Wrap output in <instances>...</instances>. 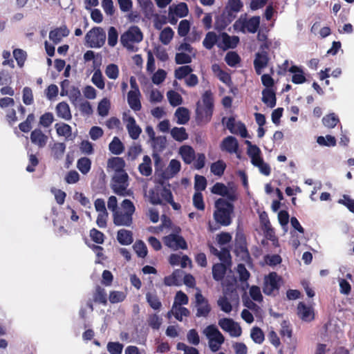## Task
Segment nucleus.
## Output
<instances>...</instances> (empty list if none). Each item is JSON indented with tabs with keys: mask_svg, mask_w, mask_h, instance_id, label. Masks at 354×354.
Instances as JSON below:
<instances>
[{
	"mask_svg": "<svg viewBox=\"0 0 354 354\" xmlns=\"http://www.w3.org/2000/svg\"><path fill=\"white\" fill-rule=\"evenodd\" d=\"M234 15H232L230 12H229V15L226 17L223 18V17L220 19H217L215 22V28L218 30H224L235 18Z\"/></svg>",
	"mask_w": 354,
	"mask_h": 354,
	"instance_id": "e433bc0d",
	"label": "nucleus"
},
{
	"mask_svg": "<svg viewBox=\"0 0 354 354\" xmlns=\"http://www.w3.org/2000/svg\"><path fill=\"white\" fill-rule=\"evenodd\" d=\"M204 333L209 340L210 339H216V341L220 343L225 341L224 336L214 325L207 326L204 330Z\"/></svg>",
	"mask_w": 354,
	"mask_h": 354,
	"instance_id": "412c9836",
	"label": "nucleus"
},
{
	"mask_svg": "<svg viewBox=\"0 0 354 354\" xmlns=\"http://www.w3.org/2000/svg\"><path fill=\"white\" fill-rule=\"evenodd\" d=\"M133 248L138 257L145 258L147 255V248L142 241H136Z\"/></svg>",
	"mask_w": 354,
	"mask_h": 354,
	"instance_id": "a18cd8bd",
	"label": "nucleus"
},
{
	"mask_svg": "<svg viewBox=\"0 0 354 354\" xmlns=\"http://www.w3.org/2000/svg\"><path fill=\"white\" fill-rule=\"evenodd\" d=\"M174 31L170 27L165 28L160 33V41L164 44L167 45L170 43L174 37Z\"/></svg>",
	"mask_w": 354,
	"mask_h": 354,
	"instance_id": "37998d69",
	"label": "nucleus"
},
{
	"mask_svg": "<svg viewBox=\"0 0 354 354\" xmlns=\"http://www.w3.org/2000/svg\"><path fill=\"white\" fill-rule=\"evenodd\" d=\"M56 112L58 117L66 120H70L72 118L69 105L66 102H62L57 104Z\"/></svg>",
	"mask_w": 354,
	"mask_h": 354,
	"instance_id": "a878e982",
	"label": "nucleus"
},
{
	"mask_svg": "<svg viewBox=\"0 0 354 354\" xmlns=\"http://www.w3.org/2000/svg\"><path fill=\"white\" fill-rule=\"evenodd\" d=\"M169 104L173 106H176L182 104L183 99L181 95L175 91H169L167 93Z\"/></svg>",
	"mask_w": 354,
	"mask_h": 354,
	"instance_id": "09e8293b",
	"label": "nucleus"
},
{
	"mask_svg": "<svg viewBox=\"0 0 354 354\" xmlns=\"http://www.w3.org/2000/svg\"><path fill=\"white\" fill-rule=\"evenodd\" d=\"M140 91H129L127 94V102L131 107L134 111H138L141 109L142 105L140 102Z\"/></svg>",
	"mask_w": 354,
	"mask_h": 354,
	"instance_id": "6ab92c4d",
	"label": "nucleus"
},
{
	"mask_svg": "<svg viewBox=\"0 0 354 354\" xmlns=\"http://www.w3.org/2000/svg\"><path fill=\"white\" fill-rule=\"evenodd\" d=\"M282 279L277 272H272L264 278L263 292L268 296H276L280 288V281Z\"/></svg>",
	"mask_w": 354,
	"mask_h": 354,
	"instance_id": "0eeeda50",
	"label": "nucleus"
},
{
	"mask_svg": "<svg viewBox=\"0 0 354 354\" xmlns=\"http://www.w3.org/2000/svg\"><path fill=\"white\" fill-rule=\"evenodd\" d=\"M105 74L109 79H117L119 75L118 66L115 64H109L105 69Z\"/></svg>",
	"mask_w": 354,
	"mask_h": 354,
	"instance_id": "13d9d810",
	"label": "nucleus"
},
{
	"mask_svg": "<svg viewBox=\"0 0 354 354\" xmlns=\"http://www.w3.org/2000/svg\"><path fill=\"white\" fill-rule=\"evenodd\" d=\"M90 237L93 242L97 244H102L105 238L104 234L95 228L90 230Z\"/></svg>",
	"mask_w": 354,
	"mask_h": 354,
	"instance_id": "680f3d73",
	"label": "nucleus"
},
{
	"mask_svg": "<svg viewBox=\"0 0 354 354\" xmlns=\"http://www.w3.org/2000/svg\"><path fill=\"white\" fill-rule=\"evenodd\" d=\"M126 128L130 138L136 140L142 133V129L136 124V121L133 116H129L126 120Z\"/></svg>",
	"mask_w": 354,
	"mask_h": 354,
	"instance_id": "dca6fc26",
	"label": "nucleus"
},
{
	"mask_svg": "<svg viewBox=\"0 0 354 354\" xmlns=\"http://www.w3.org/2000/svg\"><path fill=\"white\" fill-rule=\"evenodd\" d=\"M126 297V294L124 292L113 290L110 292L109 299L111 304H116L123 301Z\"/></svg>",
	"mask_w": 354,
	"mask_h": 354,
	"instance_id": "603ef678",
	"label": "nucleus"
},
{
	"mask_svg": "<svg viewBox=\"0 0 354 354\" xmlns=\"http://www.w3.org/2000/svg\"><path fill=\"white\" fill-rule=\"evenodd\" d=\"M193 71L191 66L185 65L177 68L174 71V76L178 80L186 78Z\"/></svg>",
	"mask_w": 354,
	"mask_h": 354,
	"instance_id": "79ce46f5",
	"label": "nucleus"
},
{
	"mask_svg": "<svg viewBox=\"0 0 354 354\" xmlns=\"http://www.w3.org/2000/svg\"><path fill=\"white\" fill-rule=\"evenodd\" d=\"M172 138L178 142H183L188 138V134L184 127H174L171 130Z\"/></svg>",
	"mask_w": 354,
	"mask_h": 354,
	"instance_id": "f704fd0d",
	"label": "nucleus"
},
{
	"mask_svg": "<svg viewBox=\"0 0 354 354\" xmlns=\"http://www.w3.org/2000/svg\"><path fill=\"white\" fill-rule=\"evenodd\" d=\"M171 194L170 189L165 186L164 180H159L158 185H156L149 192V201L153 205H162L168 197L171 198Z\"/></svg>",
	"mask_w": 354,
	"mask_h": 354,
	"instance_id": "7ed1b4c3",
	"label": "nucleus"
},
{
	"mask_svg": "<svg viewBox=\"0 0 354 354\" xmlns=\"http://www.w3.org/2000/svg\"><path fill=\"white\" fill-rule=\"evenodd\" d=\"M108 167L113 169L115 174L126 172L125 162L122 158L113 157L108 160Z\"/></svg>",
	"mask_w": 354,
	"mask_h": 354,
	"instance_id": "5701e85b",
	"label": "nucleus"
},
{
	"mask_svg": "<svg viewBox=\"0 0 354 354\" xmlns=\"http://www.w3.org/2000/svg\"><path fill=\"white\" fill-rule=\"evenodd\" d=\"M92 82L100 89H103L104 88V81L100 69H97L92 77Z\"/></svg>",
	"mask_w": 354,
	"mask_h": 354,
	"instance_id": "864d4df0",
	"label": "nucleus"
},
{
	"mask_svg": "<svg viewBox=\"0 0 354 354\" xmlns=\"http://www.w3.org/2000/svg\"><path fill=\"white\" fill-rule=\"evenodd\" d=\"M164 244L173 250H185L187 248V244L185 239L176 234H170L163 237Z\"/></svg>",
	"mask_w": 354,
	"mask_h": 354,
	"instance_id": "1a4fd4ad",
	"label": "nucleus"
},
{
	"mask_svg": "<svg viewBox=\"0 0 354 354\" xmlns=\"http://www.w3.org/2000/svg\"><path fill=\"white\" fill-rule=\"evenodd\" d=\"M195 299V307L197 310L196 316L197 317H207L211 311V306L208 300L201 292L196 293Z\"/></svg>",
	"mask_w": 354,
	"mask_h": 354,
	"instance_id": "9d476101",
	"label": "nucleus"
},
{
	"mask_svg": "<svg viewBox=\"0 0 354 354\" xmlns=\"http://www.w3.org/2000/svg\"><path fill=\"white\" fill-rule=\"evenodd\" d=\"M146 299L151 308L153 310L160 309L162 303L155 292H147L146 294Z\"/></svg>",
	"mask_w": 354,
	"mask_h": 354,
	"instance_id": "4c0bfd02",
	"label": "nucleus"
},
{
	"mask_svg": "<svg viewBox=\"0 0 354 354\" xmlns=\"http://www.w3.org/2000/svg\"><path fill=\"white\" fill-rule=\"evenodd\" d=\"M147 322L151 328L158 330L162 324V319L156 314H152L149 316Z\"/></svg>",
	"mask_w": 354,
	"mask_h": 354,
	"instance_id": "0e129e2a",
	"label": "nucleus"
},
{
	"mask_svg": "<svg viewBox=\"0 0 354 354\" xmlns=\"http://www.w3.org/2000/svg\"><path fill=\"white\" fill-rule=\"evenodd\" d=\"M22 100L26 105H30L34 102V97L32 89L30 87L26 86L23 89Z\"/></svg>",
	"mask_w": 354,
	"mask_h": 354,
	"instance_id": "338daca9",
	"label": "nucleus"
},
{
	"mask_svg": "<svg viewBox=\"0 0 354 354\" xmlns=\"http://www.w3.org/2000/svg\"><path fill=\"white\" fill-rule=\"evenodd\" d=\"M218 306L221 310L226 313H229L232 310V306L225 296L221 297L217 301Z\"/></svg>",
	"mask_w": 354,
	"mask_h": 354,
	"instance_id": "69168bd1",
	"label": "nucleus"
},
{
	"mask_svg": "<svg viewBox=\"0 0 354 354\" xmlns=\"http://www.w3.org/2000/svg\"><path fill=\"white\" fill-rule=\"evenodd\" d=\"M262 101L268 107L273 108L276 106V95L273 90L270 88H265L262 91Z\"/></svg>",
	"mask_w": 354,
	"mask_h": 354,
	"instance_id": "393cba45",
	"label": "nucleus"
},
{
	"mask_svg": "<svg viewBox=\"0 0 354 354\" xmlns=\"http://www.w3.org/2000/svg\"><path fill=\"white\" fill-rule=\"evenodd\" d=\"M226 168V164L223 160H219L211 165L210 170L215 176H221L223 175Z\"/></svg>",
	"mask_w": 354,
	"mask_h": 354,
	"instance_id": "ea45409f",
	"label": "nucleus"
},
{
	"mask_svg": "<svg viewBox=\"0 0 354 354\" xmlns=\"http://www.w3.org/2000/svg\"><path fill=\"white\" fill-rule=\"evenodd\" d=\"M193 205L198 210L203 211L205 205L203 201V196L201 192H196L193 196Z\"/></svg>",
	"mask_w": 354,
	"mask_h": 354,
	"instance_id": "5fc2aeb1",
	"label": "nucleus"
},
{
	"mask_svg": "<svg viewBox=\"0 0 354 354\" xmlns=\"http://www.w3.org/2000/svg\"><path fill=\"white\" fill-rule=\"evenodd\" d=\"M110 109V102L108 99H102L97 106L98 114L101 116H106L109 113Z\"/></svg>",
	"mask_w": 354,
	"mask_h": 354,
	"instance_id": "4d7b16f0",
	"label": "nucleus"
},
{
	"mask_svg": "<svg viewBox=\"0 0 354 354\" xmlns=\"http://www.w3.org/2000/svg\"><path fill=\"white\" fill-rule=\"evenodd\" d=\"M35 120L34 113L28 115L26 119L19 124V129L21 132L28 133L32 129V124Z\"/></svg>",
	"mask_w": 354,
	"mask_h": 354,
	"instance_id": "58836bf2",
	"label": "nucleus"
},
{
	"mask_svg": "<svg viewBox=\"0 0 354 354\" xmlns=\"http://www.w3.org/2000/svg\"><path fill=\"white\" fill-rule=\"evenodd\" d=\"M93 301L95 303L102 304L103 305H106L107 304L106 292L105 290L100 286L95 288L93 293Z\"/></svg>",
	"mask_w": 354,
	"mask_h": 354,
	"instance_id": "2f4dec72",
	"label": "nucleus"
},
{
	"mask_svg": "<svg viewBox=\"0 0 354 354\" xmlns=\"http://www.w3.org/2000/svg\"><path fill=\"white\" fill-rule=\"evenodd\" d=\"M220 148L223 151L236 153L239 150V142L235 137L228 136L222 140Z\"/></svg>",
	"mask_w": 354,
	"mask_h": 354,
	"instance_id": "4468645a",
	"label": "nucleus"
},
{
	"mask_svg": "<svg viewBox=\"0 0 354 354\" xmlns=\"http://www.w3.org/2000/svg\"><path fill=\"white\" fill-rule=\"evenodd\" d=\"M288 71L291 73H293L292 77V82L294 84H301L306 82V78L301 68L296 65H293L289 68Z\"/></svg>",
	"mask_w": 354,
	"mask_h": 354,
	"instance_id": "aec40b11",
	"label": "nucleus"
},
{
	"mask_svg": "<svg viewBox=\"0 0 354 354\" xmlns=\"http://www.w3.org/2000/svg\"><path fill=\"white\" fill-rule=\"evenodd\" d=\"M180 162L178 160L172 159L168 166L167 170L163 172L162 178L164 179H168L172 178L180 170Z\"/></svg>",
	"mask_w": 354,
	"mask_h": 354,
	"instance_id": "4be33fe9",
	"label": "nucleus"
},
{
	"mask_svg": "<svg viewBox=\"0 0 354 354\" xmlns=\"http://www.w3.org/2000/svg\"><path fill=\"white\" fill-rule=\"evenodd\" d=\"M339 122L338 117L335 113H330L322 118L324 125L329 129L334 128Z\"/></svg>",
	"mask_w": 354,
	"mask_h": 354,
	"instance_id": "c03bdc74",
	"label": "nucleus"
},
{
	"mask_svg": "<svg viewBox=\"0 0 354 354\" xmlns=\"http://www.w3.org/2000/svg\"><path fill=\"white\" fill-rule=\"evenodd\" d=\"M243 5L241 0H228L227 5L226 6V9L227 10V15H229V12L232 15L233 13H237L241 11Z\"/></svg>",
	"mask_w": 354,
	"mask_h": 354,
	"instance_id": "de8ad7c7",
	"label": "nucleus"
},
{
	"mask_svg": "<svg viewBox=\"0 0 354 354\" xmlns=\"http://www.w3.org/2000/svg\"><path fill=\"white\" fill-rule=\"evenodd\" d=\"M250 337L257 344H261L264 341V333L263 330L257 326L252 328Z\"/></svg>",
	"mask_w": 354,
	"mask_h": 354,
	"instance_id": "3c124183",
	"label": "nucleus"
},
{
	"mask_svg": "<svg viewBox=\"0 0 354 354\" xmlns=\"http://www.w3.org/2000/svg\"><path fill=\"white\" fill-rule=\"evenodd\" d=\"M234 252L238 256L245 259L250 257L247 241L244 234H237L235 237Z\"/></svg>",
	"mask_w": 354,
	"mask_h": 354,
	"instance_id": "9b49d317",
	"label": "nucleus"
},
{
	"mask_svg": "<svg viewBox=\"0 0 354 354\" xmlns=\"http://www.w3.org/2000/svg\"><path fill=\"white\" fill-rule=\"evenodd\" d=\"M117 239L118 242L123 245H128L133 243V234L131 231L121 229L118 231Z\"/></svg>",
	"mask_w": 354,
	"mask_h": 354,
	"instance_id": "bb28decb",
	"label": "nucleus"
},
{
	"mask_svg": "<svg viewBox=\"0 0 354 354\" xmlns=\"http://www.w3.org/2000/svg\"><path fill=\"white\" fill-rule=\"evenodd\" d=\"M113 223L117 226H130L133 223V218L130 214L120 210L113 214Z\"/></svg>",
	"mask_w": 354,
	"mask_h": 354,
	"instance_id": "2eb2a0df",
	"label": "nucleus"
},
{
	"mask_svg": "<svg viewBox=\"0 0 354 354\" xmlns=\"http://www.w3.org/2000/svg\"><path fill=\"white\" fill-rule=\"evenodd\" d=\"M225 61L227 65L234 67L240 63L241 58L237 53L231 51L226 54Z\"/></svg>",
	"mask_w": 354,
	"mask_h": 354,
	"instance_id": "8fccbe9b",
	"label": "nucleus"
},
{
	"mask_svg": "<svg viewBox=\"0 0 354 354\" xmlns=\"http://www.w3.org/2000/svg\"><path fill=\"white\" fill-rule=\"evenodd\" d=\"M269 57L267 51L258 52L255 55L254 67L257 75H261L262 70L268 66Z\"/></svg>",
	"mask_w": 354,
	"mask_h": 354,
	"instance_id": "ddd939ff",
	"label": "nucleus"
},
{
	"mask_svg": "<svg viewBox=\"0 0 354 354\" xmlns=\"http://www.w3.org/2000/svg\"><path fill=\"white\" fill-rule=\"evenodd\" d=\"M246 16V14L241 15L234 24V28L239 29L243 32L247 30L248 32L255 33L259 28L260 17L254 16L248 19Z\"/></svg>",
	"mask_w": 354,
	"mask_h": 354,
	"instance_id": "423d86ee",
	"label": "nucleus"
},
{
	"mask_svg": "<svg viewBox=\"0 0 354 354\" xmlns=\"http://www.w3.org/2000/svg\"><path fill=\"white\" fill-rule=\"evenodd\" d=\"M217 257L222 261L221 263L230 266L232 263V258L230 250L227 248H223L218 252Z\"/></svg>",
	"mask_w": 354,
	"mask_h": 354,
	"instance_id": "052dcab7",
	"label": "nucleus"
},
{
	"mask_svg": "<svg viewBox=\"0 0 354 354\" xmlns=\"http://www.w3.org/2000/svg\"><path fill=\"white\" fill-rule=\"evenodd\" d=\"M297 314L304 322H311L315 318L313 308L302 301L299 302L297 305Z\"/></svg>",
	"mask_w": 354,
	"mask_h": 354,
	"instance_id": "f8f14e48",
	"label": "nucleus"
},
{
	"mask_svg": "<svg viewBox=\"0 0 354 354\" xmlns=\"http://www.w3.org/2000/svg\"><path fill=\"white\" fill-rule=\"evenodd\" d=\"M69 34V30L66 26L56 28L49 32V38L55 44H58L61 41L63 37H67Z\"/></svg>",
	"mask_w": 354,
	"mask_h": 354,
	"instance_id": "a211bd4d",
	"label": "nucleus"
},
{
	"mask_svg": "<svg viewBox=\"0 0 354 354\" xmlns=\"http://www.w3.org/2000/svg\"><path fill=\"white\" fill-rule=\"evenodd\" d=\"M143 39V34L140 28L131 26L120 37V42L122 46L129 50H133V43H139Z\"/></svg>",
	"mask_w": 354,
	"mask_h": 354,
	"instance_id": "39448f33",
	"label": "nucleus"
},
{
	"mask_svg": "<svg viewBox=\"0 0 354 354\" xmlns=\"http://www.w3.org/2000/svg\"><path fill=\"white\" fill-rule=\"evenodd\" d=\"M30 140L32 143L38 146L39 148H43L46 145L48 137L40 129H35L31 132Z\"/></svg>",
	"mask_w": 354,
	"mask_h": 354,
	"instance_id": "f3484780",
	"label": "nucleus"
},
{
	"mask_svg": "<svg viewBox=\"0 0 354 354\" xmlns=\"http://www.w3.org/2000/svg\"><path fill=\"white\" fill-rule=\"evenodd\" d=\"M57 133L59 136H64L66 138H68L72 134V128L70 125L66 123L59 124L57 123L55 125Z\"/></svg>",
	"mask_w": 354,
	"mask_h": 354,
	"instance_id": "a19ab883",
	"label": "nucleus"
},
{
	"mask_svg": "<svg viewBox=\"0 0 354 354\" xmlns=\"http://www.w3.org/2000/svg\"><path fill=\"white\" fill-rule=\"evenodd\" d=\"M218 39V37L214 32H208L203 41V45L206 49L211 50L217 43Z\"/></svg>",
	"mask_w": 354,
	"mask_h": 354,
	"instance_id": "473e14b6",
	"label": "nucleus"
},
{
	"mask_svg": "<svg viewBox=\"0 0 354 354\" xmlns=\"http://www.w3.org/2000/svg\"><path fill=\"white\" fill-rule=\"evenodd\" d=\"M109 151L115 155H120L124 151V145L117 136L113 137L109 145Z\"/></svg>",
	"mask_w": 354,
	"mask_h": 354,
	"instance_id": "c85d7f7f",
	"label": "nucleus"
},
{
	"mask_svg": "<svg viewBox=\"0 0 354 354\" xmlns=\"http://www.w3.org/2000/svg\"><path fill=\"white\" fill-rule=\"evenodd\" d=\"M173 6V12L178 17H185L188 15L189 9L186 3L180 2Z\"/></svg>",
	"mask_w": 354,
	"mask_h": 354,
	"instance_id": "49530a36",
	"label": "nucleus"
},
{
	"mask_svg": "<svg viewBox=\"0 0 354 354\" xmlns=\"http://www.w3.org/2000/svg\"><path fill=\"white\" fill-rule=\"evenodd\" d=\"M180 153L186 163H190L194 158L195 153L193 148L188 145L182 146L180 148Z\"/></svg>",
	"mask_w": 354,
	"mask_h": 354,
	"instance_id": "7c9ffc66",
	"label": "nucleus"
},
{
	"mask_svg": "<svg viewBox=\"0 0 354 354\" xmlns=\"http://www.w3.org/2000/svg\"><path fill=\"white\" fill-rule=\"evenodd\" d=\"M139 172L145 176H149L152 174L151 160L147 155L144 156L143 162L138 166Z\"/></svg>",
	"mask_w": 354,
	"mask_h": 354,
	"instance_id": "cd10ccee",
	"label": "nucleus"
},
{
	"mask_svg": "<svg viewBox=\"0 0 354 354\" xmlns=\"http://www.w3.org/2000/svg\"><path fill=\"white\" fill-rule=\"evenodd\" d=\"M189 302V298L187 295L182 292L178 291L176 292L175 298H174V302L173 305V308H175L176 306H181V305H186Z\"/></svg>",
	"mask_w": 354,
	"mask_h": 354,
	"instance_id": "6e6d98bb",
	"label": "nucleus"
},
{
	"mask_svg": "<svg viewBox=\"0 0 354 354\" xmlns=\"http://www.w3.org/2000/svg\"><path fill=\"white\" fill-rule=\"evenodd\" d=\"M141 152V145L138 144H134L129 147L127 152V158L131 160H135Z\"/></svg>",
	"mask_w": 354,
	"mask_h": 354,
	"instance_id": "e2e57ef3",
	"label": "nucleus"
},
{
	"mask_svg": "<svg viewBox=\"0 0 354 354\" xmlns=\"http://www.w3.org/2000/svg\"><path fill=\"white\" fill-rule=\"evenodd\" d=\"M175 116L177 118V123L185 124L189 120V112L187 108L179 107L175 112Z\"/></svg>",
	"mask_w": 354,
	"mask_h": 354,
	"instance_id": "c756f323",
	"label": "nucleus"
},
{
	"mask_svg": "<svg viewBox=\"0 0 354 354\" xmlns=\"http://www.w3.org/2000/svg\"><path fill=\"white\" fill-rule=\"evenodd\" d=\"M223 43L226 48H234L239 42V38L237 36H230L226 32L222 33Z\"/></svg>",
	"mask_w": 354,
	"mask_h": 354,
	"instance_id": "c9c22d12",
	"label": "nucleus"
},
{
	"mask_svg": "<svg viewBox=\"0 0 354 354\" xmlns=\"http://www.w3.org/2000/svg\"><path fill=\"white\" fill-rule=\"evenodd\" d=\"M77 167L82 174H87L91 168V160L87 157L80 158L77 162Z\"/></svg>",
	"mask_w": 354,
	"mask_h": 354,
	"instance_id": "72a5a7b5",
	"label": "nucleus"
},
{
	"mask_svg": "<svg viewBox=\"0 0 354 354\" xmlns=\"http://www.w3.org/2000/svg\"><path fill=\"white\" fill-rule=\"evenodd\" d=\"M203 106L201 102L196 103V120L198 124L208 123L212 117L214 111V97L210 90L205 91L202 95Z\"/></svg>",
	"mask_w": 354,
	"mask_h": 354,
	"instance_id": "f03ea898",
	"label": "nucleus"
},
{
	"mask_svg": "<svg viewBox=\"0 0 354 354\" xmlns=\"http://www.w3.org/2000/svg\"><path fill=\"white\" fill-rule=\"evenodd\" d=\"M129 176L127 172L115 174L111 180V189L118 196H129L130 190H127L129 186Z\"/></svg>",
	"mask_w": 354,
	"mask_h": 354,
	"instance_id": "20e7f679",
	"label": "nucleus"
},
{
	"mask_svg": "<svg viewBox=\"0 0 354 354\" xmlns=\"http://www.w3.org/2000/svg\"><path fill=\"white\" fill-rule=\"evenodd\" d=\"M118 32L116 28L111 26L108 30V44L111 47H114L118 43Z\"/></svg>",
	"mask_w": 354,
	"mask_h": 354,
	"instance_id": "bf43d9fd",
	"label": "nucleus"
},
{
	"mask_svg": "<svg viewBox=\"0 0 354 354\" xmlns=\"http://www.w3.org/2000/svg\"><path fill=\"white\" fill-rule=\"evenodd\" d=\"M213 218L221 226H229L232 223L234 205L227 199L220 198L214 202Z\"/></svg>",
	"mask_w": 354,
	"mask_h": 354,
	"instance_id": "f257e3e1",
	"label": "nucleus"
},
{
	"mask_svg": "<svg viewBox=\"0 0 354 354\" xmlns=\"http://www.w3.org/2000/svg\"><path fill=\"white\" fill-rule=\"evenodd\" d=\"M228 266H229L221 263L214 264L212 266L213 279L217 281H221L226 274Z\"/></svg>",
	"mask_w": 354,
	"mask_h": 354,
	"instance_id": "b1692460",
	"label": "nucleus"
},
{
	"mask_svg": "<svg viewBox=\"0 0 354 354\" xmlns=\"http://www.w3.org/2000/svg\"><path fill=\"white\" fill-rule=\"evenodd\" d=\"M123 344L119 342H110L107 344V350L111 354H121Z\"/></svg>",
	"mask_w": 354,
	"mask_h": 354,
	"instance_id": "774afa93",
	"label": "nucleus"
},
{
	"mask_svg": "<svg viewBox=\"0 0 354 354\" xmlns=\"http://www.w3.org/2000/svg\"><path fill=\"white\" fill-rule=\"evenodd\" d=\"M85 39L91 48H100L106 41V33L101 27H94L85 36Z\"/></svg>",
	"mask_w": 354,
	"mask_h": 354,
	"instance_id": "6e6552de",
	"label": "nucleus"
}]
</instances>
